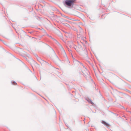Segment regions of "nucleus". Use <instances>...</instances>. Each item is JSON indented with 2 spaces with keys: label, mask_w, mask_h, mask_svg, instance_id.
Wrapping results in <instances>:
<instances>
[{
  "label": "nucleus",
  "mask_w": 131,
  "mask_h": 131,
  "mask_svg": "<svg viewBox=\"0 0 131 131\" xmlns=\"http://www.w3.org/2000/svg\"><path fill=\"white\" fill-rule=\"evenodd\" d=\"M84 74L86 79H89L90 78L89 73L88 71H86L84 73Z\"/></svg>",
  "instance_id": "nucleus-3"
},
{
  "label": "nucleus",
  "mask_w": 131,
  "mask_h": 131,
  "mask_svg": "<svg viewBox=\"0 0 131 131\" xmlns=\"http://www.w3.org/2000/svg\"><path fill=\"white\" fill-rule=\"evenodd\" d=\"M66 5V0H64L59 5L60 8L62 10H65V7Z\"/></svg>",
  "instance_id": "nucleus-2"
},
{
  "label": "nucleus",
  "mask_w": 131,
  "mask_h": 131,
  "mask_svg": "<svg viewBox=\"0 0 131 131\" xmlns=\"http://www.w3.org/2000/svg\"><path fill=\"white\" fill-rule=\"evenodd\" d=\"M102 123L105 125L107 126H108V124L107 123L104 121H102Z\"/></svg>",
  "instance_id": "nucleus-4"
},
{
  "label": "nucleus",
  "mask_w": 131,
  "mask_h": 131,
  "mask_svg": "<svg viewBox=\"0 0 131 131\" xmlns=\"http://www.w3.org/2000/svg\"><path fill=\"white\" fill-rule=\"evenodd\" d=\"M38 60L39 61H40L41 63L43 61L39 58H38Z\"/></svg>",
  "instance_id": "nucleus-6"
},
{
  "label": "nucleus",
  "mask_w": 131,
  "mask_h": 131,
  "mask_svg": "<svg viewBox=\"0 0 131 131\" xmlns=\"http://www.w3.org/2000/svg\"><path fill=\"white\" fill-rule=\"evenodd\" d=\"M67 63V65L68 66L69 65V63H70V61H69L68 59L66 58V63Z\"/></svg>",
  "instance_id": "nucleus-5"
},
{
  "label": "nucleus",
  "mask_w": 131,
  "mask_h": 131,
  "mask_svg": "<svg viewBox=\"0 0 131 131\" xmlns=\"http://www.w3.org/2000/svg\"><path fill=\"white\" fill-rule=\"evenodd\" d=\"M74 2L73 0L66 1V5L69 6H71L73 4Z\"/></svg>",
  "instance_id": "nucleus-1"
}]
</instances>
